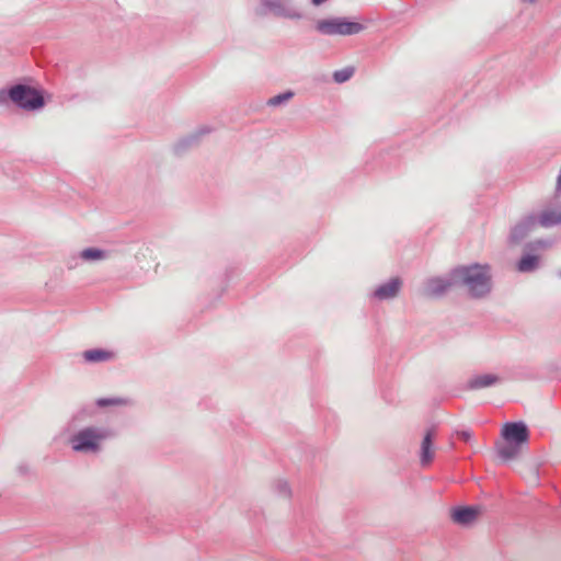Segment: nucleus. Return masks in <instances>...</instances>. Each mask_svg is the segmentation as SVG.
<instances>
[{
    "label": "nucleus",
    "mask_w": 561,
    "mask_h": 561,
    "mask_svg": "<svg viewBox=\"0 0 561 561\" xmlns=\"http://www.w3.org/2000/svg\"><path fill=\"white\" fill-rule=\"evenodd\" d=\"M457 287H463L473 299L485 298L492 290V275L489 265L469 264L454 268Z\"/></svg>",
    "instance_id": "obj_1"
},
{
    "label": "nucleus",
    "mask_w": 561,
    "mask_h": 561,
    "mask_svg": "<svg viewBox=\"0 0 561 561\" xmlns=\"http://www.w3.org/2000/svg\"><path fill=\"white\" fill-rule=\"evenodd\" d=\"M115 437V431L108 426L87 425L75 432L68 442L75 453L94 456L101 454L105 443Z\"/></svg>",
    "instance_id": "obj_2"
},
{
    "label": "nucleus",
    "mask_w": 561,
    "mask_h": 561,
    "mask_svg": "<svg viewBox=\"0 0 561 561\" xmlns=\"http://www.w3.org/2000/svg\"><path fill=\"white\" fill-rule=\"evenodd\" d=\"M314 30L325 36H350L360 33L364 30V25L350 21L346 18H328L318 20L314 24Z\"/></svg>",
    "instance_id": "obj_3"
},
{
    "label": "nucleus",
    "mask_w": 561,
    "mask_h": 561,
    "mask_svg": "<svg viewBox=\"0 0 561 561\" xmlns=\"http://www.w3.org/2000/svg\"><path fill=\"white\" fill-rule=\"evenodd\" d=\"M456 287L455 270L453 268L444 275L426 278L422 284L421 295L426 298L438 299Z\"/></svg>",
    "instance_id": "obj_4"
},
{
    "label": "nucleus",
    "mask_w": 561,
    "mask_h": 561,
    "mask_svg": "<svg viewBox=\"0 0 561 561\" xmlns=\"http://www.w3.org/2000/svg\"><path fill=\"white\" fill-rule=\"evenodd\" d=\"M11 101L25 111H36L45 104L39 91L21 83L11 87Z\"/></svg>",
    "instance_id": "obj_5"
},
{
    "label": "nucleus",
    "mask_w": 561,
    "mask_h": 561,
    "mask_svg": "<svg viewBox=\"0 0 561 561\" xmlns=\"http://www.w3.org/2000/svg\"><path fill=\"white\" fill-rule=\"evenodd\" d=\"M260 2L265 13L290 20H300L302 18V14L294 5L293 0H260Z\"/></svg>",
    "instance_id": "obj_6"
},
{
    "label": "nucleus",
    "mask_w": 561,
    "mask_h": 561,
    "mask_svg": "<svg viewBox=\"0 0 561 561\" xmlns=\"http://www.w3.org/2000/svg\"><path fill=\"white\" fill-rule=\"evenodd\" d=\"M502 436L507 443L522 446L528 442L529 431L524 422H508L502 428Z\"/></svg>",
    "instance_id": "obj_7"
},
{
    "label": "nucleus",
    "mask_w": 561,
    "mask_h": 561,
    "mask_svg": "<svg viewBox=\"0 0 561 561\" xmlns=\"http://www.w3.org/2000/svg\"><path fill=\"white\" fill-rule=\"evenodd\" d=\"M210 133V128L207 126L199 127L198 129L194 130L193 133L180 138L176 140L172 146V151L180 156L186 152L188 149L197 146L201 141V139Z\"/></svg>",
    "instance_id": "obj_8"
},
{
    "label": "nucleus",
    "mask_w": 561,
    "mask_h": 561,
    "mask_svg": "<svg viewBox=\"0 0 561 561\" xmlns=\"http://www.w3.org/2000/svg\"><path fill=\"white\" fill-rule=\"evenodd\" d=\"M537 227V215L529 214L522 218L511 230L510 241L519 243Z\"/></svg>",
    "instance_id": "obj_9"
},
{
    "label": "nucleus",
    "mask_w": 561,
    "mask_h": 561,
    "mask_svg": "<svg viewBox=\"0 0 561 561\" xmlns=\"http://www.w3.org/2000/svg\"><path fill=\"white\" fill-rule=\"evenodd\" d=\"M401 287L402 280L399 277H393L376 287L371 296L379 301L394 299L399 295Z\"/></svg>",
    "instance_id": "obj_10"
},
{
    "label": "nucleus",
    "mask_w": 561,
    "mask_h": 561,
    "mask_svg": "<svg viewBox=\"0 0 561 561\" xmlns=\"http://www.w3.org/2000/svg\"><path fill=\"white\" fill-rule=\"evenodd\" d=\"M480 514V510L473 506H459L451 511L450 517L453 522L460 526H470L476 522Z\"/></svg>",
    "instance_id": "obj_11"
},
{
    "label": "nucleus",
    "mask_w": 561,
    "mask_h": 561,
    "mask_svg": "<svg viewBox=\"0 0 561 561\" xmlns=\"http://www.w3.org/2000/svg\"><path fill=\"white\" fill-rule=\"evenodd\" d=\"M434 438H435V431L433 428L428 430L421 443V449H420V462L421 466L427 467L433 461L435 451H434Z\"/></svg>",
    "instance_id": "obj_12"
},
{
    "label": "nucleus",
    "mask_w": 561,
    "mask_h": 561,
    "mask_svg": "<svg viewBox=\"0 0 561 561\" xmlns=\"http://www.w3.org/2000/svg\"><path fill=\"white\" fill-rule=\"evenodd\" d=\"M501 382V378L494 374L473 375L467 380L466 388L468 390H480L493 387Z\"/></svg>",
    "instance_id": "obj_13"
},
{
    "label": "nucleus",
    "mask_w": 561,
    "mask_h": 561,
    "mask_svg": "<svg viewBox=\"0 0 561 561\" xmlns=\"http://www.w3.org/2000/svg\"><path fill=\"white\" fill-rule=\"evenodd\" d=\"M82 358L90 364L105 363L114 358V353L103 348H91L82 353Z\"/></svg>",
    "instance_id": "obj_14"
},
{
    "label": "nucleus",
    "mask_w": 561,
    "mask_h": 561,
    "mask_svg": "<svg viewBox=\"0 0 561 561\" xmlns=\"http://www.w3.org/2000/svg\"><path fill=\"white\" fill-rule=\"evenodd\" d=\"M79 257L83 262L95 263L107 260L110 257V253L108 251L99 248H85L79 252Z\"/></svg>",
    "instance_id": "obj_15"
},
{
    "label": "nucleus",
    "mask_w": 561,
    "mask_h": 561,
    "mask_svg": "<svg viewBox=\"0 0 561 561\" xmlns=\"http://www.w3.org/2000/svg\"><path fill=\"white\" fill-rule=\"evenodd\" d=\"M561 224V209H546L537 216V225L549 228Z\"/></svg>",
    "instance_id": "obj_16"
},
{
    "label": "nucleus",
    "mask_w": 561,
    "mask_h": 561,
    "mask_svg": "<svg viewBox=\"0 0 561 561\" xmlns=\"http://www.w3.org/2000/svg\"><path fill=\"white\" fill-rule=\"evenodd\" d=\"M516 267L520 273H531L539 267V256L535 254H525L517 262Z\"/></svg>",
    "instance_id": "obj_17"
},
{
    "label": "nucleus",
    "mask_w": 561,
    "mask_h": 561,
    "mask_svg": "<svg viewBox=\"0 0 561 561\" xmlns=\"http://www.w3.org/2000/svg\"><path fill=\"white\" fill-rule=\"evenodd\" d=\"M129 403V399L122 397L99 398L95 400V405L100 409L108 407H126Z\"/></svg>",
    "instance_id": "obj_18"
},
{
    "label": "nucleus",
    "mask_w": 561,
    "mask_h": 561,
    "mask_svg": "<svg viewBox=\"0 0 561 561\" xmlns=\"http://www.w3.org/2000/svg\"><path fill=\"white\" fill-rule=\"evenodd\" d=\"M520 449V445L514 443H507L506 445L497 448V454L503 460H512L517 457Z\"/></svg>",
    "instance_id": "obj_19"
},
{
    "label": "nucleus",
    "mask_w": 561,
    "mask_h": 561,
    "mask_svg": "<svg viewBox=\"0 0 561 561\" xmlns=\"http://www.w3.org/2000/svg\"><path fill=\"white\" fill-rule=\"evenodd\" d=\"M93 416V410L89 407H82L78 409L73 415L71 416V420L69 422V425L71 427H76L77 425L83 423L87 419Z\"/></svg>",
    "instance_id": "obj_20"
},
{
    "label": "nucleus",
    "mask_w": 561,
    "mask_h": 561,
    "mask_svg": "<svg viewBox=\"0 0 561 561\" xmlns=\"http://www.w3.org/2000/svg\"><path fill=\"white\" fill-rule=\"evenodd\" d=\"M294 95H295L294 92L288 90V91H285L283 93H279L277 95L270 98L266 101V104L272 107H277V106H280V105L285 104L286 102L290 101L294 98Z\"/></svg>",
    "instance_id": "obj_21"
},
{
    "label": "nucleus",
    "mask_w": 561,
    "mask_h": 561,
    "mask_svg": "<svg viewBox=\"0 0 561 561\" xmlns=\"http://www.w3.org/2000/svg\"><path fill=\"white\" fill-rule=\"evenodd\" d=\"M354 72V67H345L333 72V80L336 83H344L353 77Z\"/></svg>",
    "instance_id": "obj_22"
},
{
    "label": "nucleus",
    "mask_w": 561,
    "mask_h": 561,
    "mask_svg": "<svg viewBox=\"0 0 561 561\" xmlns=\"http://www.w3.org/2000/svg\"><path fill=\"white\" fill-rule=\"evenodd\" d=\"M273 489L280 497L288 499L291 494L289 484L286 480L278 479L274 482Z\"/></svg>",
    "instance_id": "obj_23"
},
{
    "label": "nucleus",
    "mask_w": 561,
    "mask_h": 561,
    "mask_svg": "<svg viewBox=\"0 0 561 561\" xmlns=\"http://www.w3.org/2000/svg\"><path fill=\"white\" fill-rule=\"evenodd\" d=\"M9 100L11 101V88L9 90H0V105H5Z\"/></svg>",
    "instance_id": "obj_24"
},
{
    "label": "nucleus",
    "mask_w": 561,
    "mask_h": 561,
    "mask_svg": "<svg viewBox=\"0 0 561 561\" xmlns=\"http://www.w3.org/2000/svg\"><path fill=\"white\" fill-rule=\"evenodd\" d=\"M79 260H80L79 254L69 257L67 260V267L70 270L76 268L79 264Z\"/></svg>",
    "instance_id": "obj_25"
},
{
    "label": "nucleus",
    "mask_w": 561,
    "mask_h": 561,
    "mask_svg": "<svg viewBox=\"0 0 561 561\" xmlns=\"http://www.w3.org/2000/svg\"><path fill=\"white\" fill-rule=\"evenodd\" d=\"M457 435L463 442H469L471 439V437H472V434H471L470 431H459V432H457Z\"/></svg>",
    "instance_id": "obj_26"
},
{
    "label": "nucleus",
    "mask_w": 561,
    "mask_h": 561,
    "mask_svg": "<svg viewBox=\"0 0 561 561\" xmlns=\"http://www.w3.org/2000/svg\"><path fill=\"white\" fill-rule=\"evenodd\" d=\"M546 245V242L542 240H537L535 242H530L526 244V249L534 250L535 248H542Z\"/></svg>",
    "instance_id": "obj_27"
},
{
    "label": "nucleus",
    "mask_w": 561,
    "mask_h": 561,
    "mask_svg": "<svg viewBox=\"0 0 561 561\" xmlns=\"http://www.w3.org/2000/svg\"><path fill=\"white\" fill-rule=\"evenodd\" d=\"M16 471L20 474H26L28 472V466L26 463H21L16 467Z\"/></svg>",
    "instance_id": "obj_28"
},
{
    "label": "nucleus",
    "mask_w": 561,
    "mask_h": 561,
    "mask_svg": "<svg viewBox=\"0 0 561 561\" xmlns=\"http://www.w3.org/2000/svg\"><path fill=\"white\" fill-rule=\"evenodd\" d=\"M327 1L328 0H311L312 4L316 5V7H319V5L323 4Z\"/></svg>",
    "instance_id": "obj_29"
},
{
    "label": "nucleus",
    "mask_w": 561,
    "mask_h": 561,
    "mask_svg": "<svg viewBox=\"0 0 561 561\" xmlns=\"http://www.w3.org/2000/svg\"><path fill=\"white\" fill-rule=\"evenodd\" d=\"M557 275H558V277H560V278H561V270H559V271L557 272Z\"/></svg>",
    "instance_id": "obj_30"
}]
</instances>
